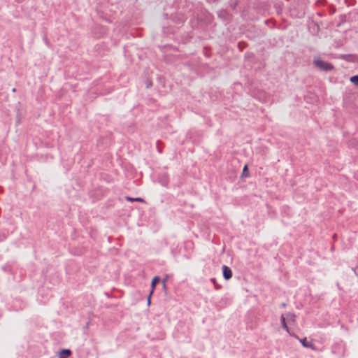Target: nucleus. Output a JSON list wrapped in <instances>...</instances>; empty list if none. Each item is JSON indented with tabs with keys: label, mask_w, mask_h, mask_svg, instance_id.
<instances>
[{
	"label": "nucleus",
	"mask_w": 358,
	"mask_h": 358,
	"mask_svg": "<svg viewBox=\"0 0 358 358\" xmlns=\"http://www.w3.org/2000/svg\"><path fill=\"white\" fill-rule=\"evenodd\" d=\"M300 343L302 344V345L305 348H309L313 350H315V345L313 343L312 341H308L306 338L300 339Z\"/></svg>",
	"instance_id": "3"
},
{
	"label": "nucleus",
	"mask_w": 358,
	"mask_h": 358,
	"mask_svg": "<svg viewBox=\"0 0 358 358\" xmlns=\"http://www.w3.org/2000/svg\"><path fill=\"white\" fill-rule=\"evenodd\" d=\"M222 272L226 280H229L232 277V271L227 266H222Z\"/></svg>",
	"instance_id": "2"
},
{
	"label": "nucleus",
	"mask_w": 358,
	"mask_h": 358,
	"mask_svg": "<svg viewBox=\"0 0 358 358\" xmlns=\"http://www.w3.org/2000/svg\"><path fill=\"white\" fill-rule=\"evenodd\" d=\"M59 358H67V357L60 353Z\"/></svg>",
	"instance_id": "12"
},
{
	"label": "nucleus",
	"mask_w": 358,
	"mask_h": 358,
	"mask_svg": "<svg viewBox=\"0 0 358 358\" xmlns=\"http://www.w3.org/2000/svg\"><path fill=\"white\" fill-rule=\"evenodd\" d=\"M126 199L129 201H138V202H143V199L139 197L137 198H131V197H126Z\"/></svg>",
	"instance_id": "7"
},
{
	"label": "nucleus",
	"mask_w": 358,
	"mask_h": 358,
	"mask_svg": "<svg viewBox=\"0 0 358 358\" xmlns=\"http://www.w3.org/2000/svg\"><path fill=\"white\" fill-rule=\"evenodd\" d=\"M60 353L67 357L71 355V352L70 350H63Z\"/></svg>",
	"instance_id": "9"
},
{
	"label": "nucleus",
	"mask_w": 358,
	"mask_h": 358,
	"mask_svg": "<svg viewBox=\"0 0 358 358\" xmlns=\"http://www.w3.org/2000/svg\"><path fill=\"white\" fill-rule=\"evenodd\" d=\"M152 294H151V292L150 293L149 296H148V304L150 305V298H151V296H152Z\"/></svg>",
	"instance_id": "11"
},
{
	"label": "nucleus",
	"mask_w": 358,
	"mask_h": 358,
	"mask_svg": "<svg viewBox=\"0 0 358 358\" xmlns=\"http://www.w3.org/2000/svg\"><path fill=\"white\" fill-rule=\"evenodd\" d=\"M248 166H247V165H245V166L243 167V176H245L246 177H247V176H248Z\"/></svg>",
	"instance_id": "10"
},
{
	"label": "nucleus",
	"mask_w": 358,
	"mask_h": 358,
	"mask_svg": "<svg viewBox=\"0 0 358 358\" xmlns=\"http://www.w3.org/2000/svg\"><path fill=\"white\" fill-rule=\"evenodd\" d=\"M287 320L289 322L294 323L296 320V316L294 314L289 313L286 315L285 320Z\"/></svg>",
	"instance_id": "4"
},
{
	"label": "nucleus",
	"mask_w": 358,
	"mask_h": 358,
	"mask_svg": "<svg viewBox=\"0 0 358 358\" xmlns=\"http://www.w3.org/2000/svg\"><path fill=\"white\" fill-rule=\"evenodd\" d=\"M314 64L317 67H318L321 70L330 71L333 69V66L331 64L325 62L320 59H315L314 61Z\"/></svg>",
	"instance_id": "1"
},
{
	"label": "nucleus",
	"mask_w": 358,
	"mask_h": 358,
	"mask_svg": "<svg viewBox=\"0 0 358 358\" xmlns=\"http://www.w3.org/2000/svg\"><path fill=\"white\" fill-rule=\"evenodd\" d=\"M350 80L354 85L358 86V76H352Z\"/></svg>",
	"instance_id": "8"
},
{
	"label": "nucleus",
	"mask_w": 358,
	"mask_h": 358,
	"mask_svg": "<svg viewBox=\"0 0 358 358\" xmlns=\"http://www.w3.org/2000/svg\"><path fill=\"white\" fill-rule=\"evenodd\" d=\"M280 321H281V324H282V328L287 331V332H289V328L287 325V323L285 322V317L282 315H281V317H280Z\"/></svg>",
	"instance_id": "6"
},
{
	"label": "nucleus",
	"mask_w": 358,
	"mask_h": 358,
	"mask_svg": "<svg viewBox=\"0 0 358 358\" xmlns=\"http://www.w3.org/2000/svg\"><path fill=\"white\" fill-rule=\"evenodd\" d=\"M159 277H155L153 278L152 280V283H151V287H152V291H151V294L153 293L154 292V289L155 288V286L159 282Z\"/></svg>",
	"instance_id": "5"
}]
</instances>
